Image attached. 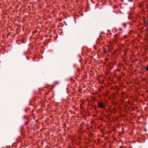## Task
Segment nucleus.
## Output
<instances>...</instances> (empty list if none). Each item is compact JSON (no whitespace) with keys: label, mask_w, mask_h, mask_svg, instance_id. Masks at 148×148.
<instances>
[{"label":"nucleus","mask_w":148,"mask_h":148,"mask_svg":"<svg viewBox=\"0 0 148 148\" xmlns=\"http://www.w3.org/2000/svg\"><path fill=\"white\" fill-rule=\"evenodd\" d=\"M98 106L100 108H103L104 106V105L101 103H98Z\"/></svg>","instance_id":"nucleus-1"},{"label":"nucleus","mask_w":148,"mask_h":148,"mask_svg":"<svg viewBox=\"0 0 148 148\" xmlns=\"http://www.w3.org/2000/svg\"><path fill=\"white\" fill-rule=\"evenodd\" d=\"M145 69L146 71H148V64H147L146 66L145 67Z\"/></svg>","instance_id":"nucleus-2"},{"label":"nucleus","mask_w":148,"mask_h":148,"mask_svg":"<svg viewBox=\"0 0 148 148\" xmlns=\"http://www.w3.org/2000/svg\"><path fill=\"white\" fill-rule=\"evenodd\" d=\"M122 26L125 28L126 27V24L125 23H123V24Z\"/></svg>","instance_id":"nucleus-3"},{"label":"nucleus","mask_w":148,"mask_h":148,"mask_svg":"<svg viewBox=\"0 0 148 148\" xmlns=\"http://www.w3.org/2000/svg\"><path fill=\"white\" fill-rule=\"evenodd\" d=\"M146 31H148V27L146 28Z\"/></svg>","instance_id":"nucleus-4"},{"label":"nucleus","mask_w":148,"mask_h":148,"mask_svg":"<svg viewBox=\"0 0 148 148\" xmlns=\"http://www.w3.org/2000/svg\"><path fill=\"white\" fill-rule=\"evenodd\" d=\"M120 31H122V29L121 28H120Z\"/></svg>","instance_id":"nucleus-5"},{"label":"nucleus","mask_w":148,"mask_h":148,"mask_svg":"<svg viewBox=\"0 0 148 148\" xmlns=\"http://www.w3.org/2000/svg\"><path fill=\"white\" fill-rule=\"evenodd\" d=\"M147 22L148 23V19H147Z\"/></svg>","instance_id":"nucleus-6"}]
</instances>
